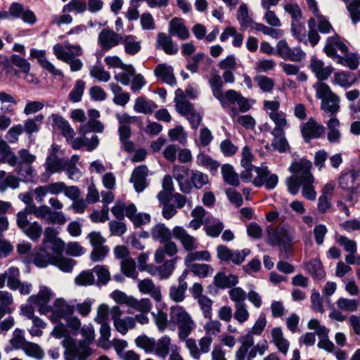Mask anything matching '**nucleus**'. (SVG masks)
<instances>
[{"label": "nucleus", "instance_id": "nucleus-1", "mask_svg": "<svg viewBox=\"0 0 360 360\" xmlns=\"http://www.w3.org/2000/svg\"><path fill=\"white\" fill-rule=\"evenodd\" d=\"M51 334L58 339L63 338L62 345L65 349V354L80 360L85 359L91 355V349L89 347V344L82 341L77 342L71 338L65 324L62 323H57Z\"/></svg>", "mask_w": 360, "mask_h": 360}, {"label": "nucleus", "instance_id": "nucleus-2", "mask_svg": "<svg viewBox=\"0 0 360 360\" xmlns=\"http://www.w3.org/2000/svg\"><path fill=\"white\" fill-rule=\"evenodd\" d=\"M169 321L178 326L179 340L188 338L195 327V323L191 315L180 305H174L170 307Z\"/></svg>", "mask_w": 360, "mask_h": 360}, {"label": "nucleus", "instance_id": "nucleus-3", "mask_svg": "<svg viewBox=\"0 0 360 360\" xmlns=\"http://www.w3.org/2000/svg\"><path fill=\"white\" fill-rule=\"evenodd\" d=\"M314 87L316 89V98L321 100V110L334 116L340 110V98L326 84L318 82Z\"/></svg>", "mask_w": 360, "mask_h": 360}, {"label": "nucleus", "instance_id": "nucleus-4", "mask_svg": "<svg viewBox=\"0 0 360 360\" xmlns=\"http://www.w3.org/2000/svg\"><path fill=\"white\" fill-rule=\"evenodd\" d=\"M240 345L237 349L239 355L243 360H245V356L254 359L257 354L262 356L269 348L266 340H261L255 345V338L251 334H245L240 336L238 339Z\"/></svg>", "mask_w": 360, "mask_h": 360}, {"label": "nucleus", "instance_id": "nucleus-5", "mask_svg": "<svg viewBox=\"0 0 360 360\" xmlns=\"http://www.w3.org/2000/svg\"><path fill=\"white\" fill-rule=\"evenodd\" d=\"M63 250V246H56V245L46 244L42 243L41 246L34 250L33 263L39 268L46 267L49 264H52L53 262Z\"/></svg>", "mask_w": 360, "mask_h": 360}, {"label": "nucleus", "instance_id": "nucleus-6", "mask_svg": "<svg viewBox=\"0 0 360 360\" xmlns=\"http://www.w3.org/2000/svg\"><path fill=\"white\" fill-rule=\"evenodd\" d=\"M339 186L349 193L348 200L352 204L356 201L354 195L360 192V172H349L341 175L338 179Z\"/></svg>", "mask_w": 360, "mask_h": 360}, {"label": "nucleus", "instance_id": "nucleus-7", "mask_svg": "<svg viewBox=\"0 0 360 360\" xmlns=\"http://www.w3.org/2000/svg\"><path fill=\"white\" fill-rule=\"evenodd\" d=\"M217 258L221 262H231L236 265L242 264L247 256L250 254V250L245 248L241 250H231L224 245H219L217 247Z\"/></svg>", "mask_w": 360, "mask_h": 360}, {"label": "nucleus", "instance_id": "nucleus-8", "mask_svg": "<svg viewBox=\"0 0 360 360\" xmlns=\"http://www.w3.org/2000/svg\"><path fill=\"white\" fill-rule=\"evenodd\" d=\"M74 311L73 305L63 298H58L49 309V313H51L49 318L53 323H58L61 319H67L72 316Z\"/></svg>", "mask_w": 360, "mask_h": 360}, {"label": "nucleus", "instance_id": "nucleus-9", "mask_svg": "<svg viewBox=\"0 0 360 360\" xmlns=\"http://www.w3.org/2000/svg\"><path fill=\"white\" fill-rule=\"evenodd\" d=\"M53 294L50 288L41 286L37 295H32L28 298V302L36 306L41 314L46 315L51 305L49 304Z\"/></svg>", "mask_w": 360, "mask_h": 360}, {"label": "nucleus", "instance_id": "nucleus-10", "mask_svg": "<svg viewBox=\"0 0 360 360\" xmlns=\"http://www.w3.org/2000/svg\"><path fill=\"white\" fill-rule=\"evenodd\" d=\"M311 162L306 159H301L298 162L292 163L290 167V171L293 174L292 177L300 181L309 183L314 182V178L311 173Z\"/></svg>", "mask_w": 360, "mask_h": 360}, {"label": "nucleus", "instance_id": "nucleus-11", "mask_svg": "<svg viewBox=\"0 0 360 360\" xmlns=\"http://www.w3.org/2000/svg\"><path fill=\"white\" fill-rule=\"evenodd\" d=\"M301 134L306 142L311 139H319L325 133V127L318 123L313 117H310L307 122L300 127Z\"/></svg>", "mask_w": 360, "mask_h": 360}, {"label": "nucleus", "instance_id": "nucleus-12", "mask_svg": "<svg viewBox=\"0 0 360 360\" xmlns=\"http://www.w3.org/2000/svg\"><path fill=\"white\" fill-rule=\"evenodd\" d=\"M172 235L174 238L180 241L184 249L187 252L197 250L200 245L197 238L190 235L181 226H175L172 230Z\"/></svg>", "mask_w": 360, "mask_h": 360}, {"label": "nucleus", "instance_id": "nucleus-13", "mask_svg": "<svg viewBox=\"0 0 360 360\" xmlns=\"http://www.w3.org/2000/svg\"><path fill=\"white\" fill-rule=\"evenodd\" d=\"M98 43L104 51H108L121 43L122 35L110 29H103L98 34Z\"/></svg>", "mask_w": 360, "mask_h": 360}, {"label": "nucleus", "instance_id": "nucleus-14", "mask_svg": "<svg viewBox=\"0 0 360 360\" xmlns=\"http://www.w3.org/2000/svg\"><path fill=\"white\" fill-rule=\"evenodd\" d=\"M30 57L37 59L39 65L53 76L63 77V72L56 68L54 65L46 58L45 51L31 49Z\"/></svg>", "mask_w": 360, "mask_h": 360}, {"label": "nucleus", "instance_id": "nucleus-15", "mask_svg": "<svg viewBox=\"0 0 360 360\" xmlns=\"http://www.w3.org/2000/svg\"><path fill=\"white\" fill-rule=\"evenodd\" d=\"M174 347H178V345L172 342V340L169 335H164L157 340H155L154 354L162 359H165L174 349Z\"/></svg>", "mask_w": 360, "mask_h": 360}, {"label": "nucleus", "instance_id": "nucleus-16", "mask_svg": "<svg viewBox=\"0 0 360 360\" xmlns=\"http://www.w3.org/2000/svg\"><path fill=\"white\" fill-rule=\"evenodd\" d=\"M49 119L52 120L53 128L60 130L67 141H70V139L75 136V132L73 128L63 116L59 114L53 113L49 117Z\"/></svg>", "mask_w": 360, "mask_h": 360}, {"label": "nucleus", "instance_id": "nucleus-17", "mask_svg": "<svg viewBox=\"0 0 360 360\" xmlns=\"http://www.w3.org/2000/svg\"><path fill=\"white\" fill-rule=\"evenodd\" d=\"M287 229L283 226L268 231V243L272 246H285L290 242Z\"/></svg>", "mask_w": 360, "mask_h": 360}, {"label": "nucleus", "instance_id": "nucleus-18", "mask_svg": "<svg viewBox=\"0 0 360 360\" xmlns=\"http://www.w3.org/2000/svg\"><path fill=\"white\" fill-rule=\"evenodd\" d=\"M20 278V270L18 267L11 266L0 274V289L7 286L10 290L16 288L18 278Z\"/></svg>", "mask_w": 360, "mask_h": 360}, {"label": "nucleus", "instance_id": "nucleus-19", "mask_svg": "<svg viewBox=\"0 0 360 360\" xmlns=\"http://www.w3.org/2000/svg\"><path fill=\"white\" fill-rule=\"evenodd\" d=\"M148 169L146 165H140L135 168L131 176V182L133 183L135 190L140 193L147 186L146 177Z\"/></svg>", "mask_w": 360, "mask_h": 360}, {"label": "nucleus", "instance_id": "nucleus-20", "mask_svg": "<svg viewBox=\"0 0 360 360\" xmlns=\"http://www.w3.org/2000/svg\"><path fill=\"white\" fill-rule=\"evenodd\" d=\"M156 48L161 49L167 55H174L179 51V46L173 41L172 36L164 32L158 34Z\"/></svg>", "mask_w": 360, "mask_h": 360}, {"label": "nucleus", "instance_id": "nucleus-21", "mask_svg": "<svg viewBox=\"0 0 360 360\" xmlns=\"http://www.w3.org/2000/svg\"><path fill=\"white\" fill-rule=\"evenodd\" d=\"M138 288L142 294L149 295L156 302L162 300L160 288L156 285L151 279L145 278L138 283Z\"/></svg>", "mask_w": 360, "mask_h": 360}, {"label": "nucleus", "instance_id": "nucleus-22", "mask_svg": "<svg viewBox=\"0 0 360 360\" xmlns=\"http://www.w3.org/2000/svg\"><path fill=\"white\" fill-rule=\"evenodd\" d=\"M340 50L342 53H347L348 47L345 44L341 41L338 36L330 37L328 38L324 46L326 54L334 59L337 56L336 50Z\"/></svg>", "mask_w": 360, "mask_h": 360}, {"label": "nucleus", "instance_id": "nucleus-23", "mask_svg": "<svg viewBox=\"0 0 360 360\" xmlns=\"http://www.w3.org/2000/svg\"><path fill=\"white\" fill-rule=\"evenodd\" d=\"M174 101L176 111L184 116H186L194 110L193 105L186 100L184 92L181 89H177L175 91Z\"/></svg>", "mask_w": 360, "mask_h": 360}, {"label": "nucleus", "instance_id": "nucleus-24", "mask_svg": "<svg viewBox=\"0 0 360 360\" xmlns=\"http://www.w3.org/2000/svg\"><path fill=\"white\" fill-rule=\"evenodd\" d=\"M310 68L319 80L327 79L333 72L331 66H326L322 60L312 58L310 61Z\"/></svg>", "mask_w": 360, "mask_h": 360}, {"label": "nucleus", "instance_id": "nucleus-25", "mask_svg": "<svg viewBox=\"0 0 360 360\" xmlns=\"http://www.w3.org/2000/svg\"><path fill=\"white\" fill-rule=\"evenodd\" d=\"M169 34L170 36H176L181 40L187 39L189 36V32L183 20L181 18H173L169 25Z\"/></svg>", "mask_w": 360, "mask_h": 360}, {"label": "nucleus", "instance_id": "nucleus-26", "mask_svg": "<svg viewBox=\"0 0 360 360\" xmlns=\"http://www.w3.org/2000/svg\"><path fill=\"white\" fill-rule=\"evenodd\" d=\"M162 243H164L163 247L158 248L155 253V262L156 264H161L166 255L169 257H173L178 252L176 244L172 241L171 239Z\"/></svg>", "mask_w": 360, "mask_h": 360}, {"label": "nucleus", "instance_id": "nucleus-27", "mask_svg": "<svg viewBox=\"0 0 360 360\" xmlns=\"http://www.w3.org/2000/svg\"><path fill=\"white\" fill-rule=\"evenodd\" d=\"M0 162L7 163L11 167L18 164L15 154L11 150L8 143L0 137Z\"/></svg>", "mask_w": 360, "mask_h": 360}, {"label": "nucleus", "instance_id": "nucleus-28", "mask_svg": "<svg viewBox=\"0 0 360 360\" xmlns=\"http://www.w3.org/2000/svg\"><path fill=\"white\" fill-rule=\"evenodd\" d=\"M238 283V278L234 274L226 275L223 272L217 273L214 277V284L221 289L231 288Z\"/></svg>", "mask_w": 360, "mask_h": 360}, {"label": "nucleus", "instance_id": "nucleus-29", "mask_svg": "<svg viewBox=\"0 0 360 360\" xmlns=\"http://www.w3.org/2000/svg\"><path fill=\"white\" fill-rule=\"evenodd\" d=\"M27 341L25 338V332L20 328H15L12 334V337L9 340V345L4 348L6 354L15 349H21Z\"/></svg>", "mask_w": 360, "mask_h": 360}, {"label": "nucleus", "instance_id": "nucleus-30", "mask_svg": "<svg viewBox=\"0 0 360 360\" xmlns=\"http://www.w3.org/2000/svg\"><path fill=\"white\" fill-rule=\"evenodd\" d=\"M155 75L160 78L165 83L174 86L176 83L172 66L159 64L154 70Z\"/></svg>", "mask_w": 360, "mask_h": 360}, {"label": "nucleus", "instance_id": "nucleus-31", "mask_svg": "<svg viewBox=\"0 0 360 360\" xmlns=\"http://www.w3.org/2000/svg\"><path fill=\"white\" fill-rule=\"evenodd\" d=\"M20 179L0 170V192L4 193L8 188L17 189L20 186Z\"/></svg>", "mask_w": 360, "mask_h": 360}, {"label": "nucleus", "instance_id": "nucleus-32", "mask_svg": "<svg viewBox=\"0 0 360 360\" xmlns=\"http://www.w3.org/2000/svg\"><path fill=\"white\" fill-rule=\"evenodd\" d=\"M121 43L124 46V52L129 56H135L141 50V41L131 34L122 36Z\"/></svg>", "mask_w": 360, "mask_h": 360}, {"label": "nucleus", "instance_id": "nucleus-33", "mask_svg": "<svg viewBox=\"0 0 360 360\" xmlns=\"http://www.w3.org/2000/svg\"><path fill=\"white\" fill-rule=\"evenodd\" d=\"M328 129L327 139L331 143H339L341 140V132L339 129L340 122L335 117H331L326 123Z\"/></svg>", "mask_w": 360, "mask_h": 360}, {"label": "nucleus", "instance_id": "nucleus-34", "mask_svg": "<svg viewBox=\"0 0 360 360\" xmlns=\"http://www.w3.org/2000/svg\"><path fill=\"white\" fill-rule=\"evenodd\" d=\"M66 160L58 158L55 154H51L46 158L45 167L49 175L64 170L67 164Z\"/></svg>", "mask_w": 360, "mask_h": 360}, {"label": "nucleus", "instance_id": "nucleus-35", "mask_svg": "<svg viewBox=\"0 0 360 360\" xmlns=\"http://www.w3.org/2000/svg\"><path fill=\"white\" fill-rule=\"evenodd\" d=\"M271 337L274 345L276 346L278 349L283 353L286 354L288 352L290 343L283 338V331L281 328H274L271 330Z\"/></svg>", "mask_w": 360, "mask_h": 360}, {"label": "nucleus", "instance_id": "nucleus-36", "mask_svg": "<svg viewBox=\"0 0 360 360\" xmlns=\"http://www.w3.org/2000/svg\"><path fill=\"white\" fill-rule=\"evenodd\" d=\"M269 118L274 123L275 127L271 134H279L281 132H285L288 126L285 114L283 112L278 113H269Z\"/></svg>", "mask_w": 360, "mask_h": 360}, {"label": "nucleus", "instance_id": "nucleus-37", "mask_svg": "<svg viewBox=\"0 0 360 360\" xmlns=\"http://www.w3.org/2000/svg\"><path fill=\"white\" fill-rule=\"evenodd\" d=\"M344 56H337L334 59L335 62L345 67L349 68L350 70H356L359 65V56L356 53H347Z\"/></svg>", "mask_w": 360, "mask_h": 360}, {"label": "nucleus", "instance_id": "nucleus-38", "mask_svg": "<svg viewBox=\"0 0 360 360\" xmlns=\"http://www.w3.org/2000/svg\"><path fill=\"white\" fill-rule=\"evenodd\" d=\"M77 130L79 134L83 135L90 132L101 133L104 130V125L99 120L89 119L87 122L81 124Z\"/></svg>", "mask_w": 360, "mask_h": 360}, {"label": "nucleus", "instance_id": "nucleus-39", "mask_svg": "<svg viewBox=\"0 0 360 360\" xmlns=\"http://www.w3.org/2000/svg\"><path fill=\"white\" fill-rule=\"evenodd\" d=\"M157 108L158 105L154 101L146 100L143 97L137 98L134 105L136 112L143 114H150Z\"/></svg>", "mask_w": 360, "mask_h": 360}, {"label": "nucleus", "instance_id": "nucleus-40", "mask_svg": "<svg viewBox=\"0 0 360 360\" xmlns=\"http://www.w3.org/2000/svg\"><path fill=\"white\" fill-rule=\"evenodd\" d=\"M0 103L1 111L8 114H13L14 107L18 104L15 98L5 91H0Z\"/></svg>", "mask_w": 360, "mask_h": 360}, {"label": "nucleus", "instance_id": "nucleus-41", "mask_svg": "<svg viewBox=\"0 0 360 360\" xmlns=\"http://www.w3.org/2000/svg\"><path fill=\"white\" fill-rule=\"evenodd\" d=\"M188 288V284L186 281L180 279L179 285H172L169 288V298L175 302H181L184 300L185 293Z\"/></svg>", "mask_w": 360, "mask_h": 360}, {"label": "nucleus", "instance_id": "nucleus-42", "mask_svg": "<svg viewBox=\"0 0 360 360\" xmlns=\"http://www.w3.org/2000/svg\"><path fill=\"white\" fill-rule=\"evenodd\" d=\"M221 174L224 181L233 186H238L240 184L238 174L234 171L233 167L229 164L221 166Z\"/></svg>", "mask_w": 360, "mask_h": 360}, {"label": "nucleus", "instance_id": "nucleus-43", "mask_svg": "<svg viewBox=\"0 0 360 360\" xmlns=\"http://www.w3.org/2000/svg\"><path fill=\"white\" fill-rule=\"evenodd\" d=\"M212 94L215 98H220L223 92V81L221 77L216 72L212 71L208 80Z\"/></svg>", "mask_w": 360, "mask_h": 360}, {"label": "nucleus", "instance_id": "nucleus-44", "mask_svg": "<svg viewBox=\"0 0 360 360\" xmlns=\"http://www.w3.org/2000/svg\"><path fill=\"white\" fill-rule=\"evenodd\" d=\"M120 69L122 72L115 73L114 78L122 84L128 85L131 81V77L135 75V69L130 64H124Z\"/></svg>", "mask_w": 360, "mask_h": 360}, {"label": "nucleus", "instance_id": "nucleus-45", "mask_svg": "<svg viewBox=\"0 0 360 360\" xmlns=\"http://www.w3.org/2000/svg\"><path fill=\"white\" fill-rule=\"evenodd\" d=\"M13 303L12 294L6 290H0V319L11 312V306Z\"/></svg>", "mask_w": 360, "mask_h": 360}, {"label": "nucleus", "instance_id": "nucleus-46", "mask_svg": "<svg viewBox=\"0 0 360 360\" xmlns=\"http://www.w3.org/2000/svg\"><path fill=\"white\" fill-rule=\"evenodd\" d=\"M211 259V255L209 251H191L189 252L184 258V264L186 266L195 264V261H206L209 262Z\"/></svg>", "mask_w": 360, "mask_h": 360}, {"label": "nucleus", "instance_id": "nucleus-47", "mask_svg": "<svg viewBox=\"0 0 360 360\" xmlns=\"http://www.w3.org/2000/svg\"><path fill=\"white\" fill-rule=\"evenodd\" d=\"M58 48H60V49L63 51L62 55H68L69 57L71 58H75V56H82L83 53L82 49L79 45H65V46H63L60 44H56L53 47V53L58 58V53H57V49Z\"/></svg>", "mask_w": 360, "mask_h": 360}, {"label": "nucleus", "instance_id": "nucleus-48", "mask_svg": "<svg viewBox=\"0 0 360 360\" xmlns=\"http://www.w3.org/2000/svg\"><path fill=\"white\" fill-rule=\"evenodd\" d=\"M172 233L162 224L155 225L151 230V236L153 239L158 240L161 243L171 239Z\"/></svg>", "mask_w": 360, "mask_h": 360}, {"label": "nucleus", "instance_id": "nucleus-49", "mask_svg": "<svg viewBox=\"0 0 360 360\" xmlns=\"http://www.w3.org/2000/svg\"><path fill=\"white\" fill-rule=\"evenodd\" d=\"M22 231L32 241L37 242L41 238L43 228L37 221L31 222Z\"/></svg>", "mask_w": 360, "mask_h": 360}, {"label": "nucleus", "instance_id": "nucleus-50", "mask_svg": "<svg viewBox=\"0 0 360 360\" xmlns=\"http://www.w3.org/2000/svg\"><path fill=\"white\" fill-rule=\"evenodd\" d=\"M360 304L359 300L340 297L336 301V305L340 310L346 312L356 311Z\"/></svg>", "mask_w": 360, "mask_h": 360}, {"label": "nucleus", "instance_id": "nucleus-51", "mask_svg": "<svg viewBox=\"0 0 360 360\" xmlns=\"http://www.w3.org/2000/svg\"><path fill=\"white\" fill-rule=\"evenodd\" d=\"M237 110L235 108H232L231 110L230 115L233 120H236L240 125L243 126L245 129H253L255 126V119L249 115L238 116Z\"/></svg>", "mask_w": 360, "mask_h": 360}, {"label": "nucleus", "instance_id": "nucleus-52", "mask_svg": "<svg viewBox=\"0 0 360 360\" xmlns=\"http://www.w3.org/2000/svg\"><path fill=\"white\" fill-rule=\"evenodd\" d=\"M89 75L91 77L98 82H107L110 79V74L104 69V67L99 63L91 67Z\"/></svg>", "mask_w": 360, "mask_h": 360}, {"label": "nucleus", "instance_id": "nucleus-53", "mask_svg": "<svg viewBox=\"0 0 360 360\" xmlns=\"http://www.w3.org/2000/svg\"><path fill=\"white\" fill-rule=\"evenodd\" d=\"M76 262L74 259L65 257L62 253L58 254L51 265L57 266L64 272H71Z\"/></svg>", "mask_w": 360, "mask_h": 360}, {"label": "nucleus", "instance_id": "nucleus-54", "mask_svg": "<svg viewBox=\"0 0 360 360\" xmlns=\"http://www.w3.org/2000/svg\"><path fill=\"white\" fill-rule=\"evenodd\" d=\"M274 139L271 141V146L280 153H285L289 148L290 146L285 136V132H281L279 134H271Z\"/></svg>", "mask_w": 360, "mask_h": 360}, {"label": "nucleus", "instance_id": "nucleus-55", "mask_svg": "<svg viewBox=\"0 0 360 360\" xmlns=\"http://www.w3.org/2000/svg\"><path fill=\"white\" fill-rule=\"evenodd\" d=\"M120 266L122 274L132 279H136L138 278L136 264L131 258L122 259L120 263Z\"/></svg>", "mask_w": 360, "mask_h": 360}, {"label": "nucleus", "instance_id": "nucleus-56", "mask_svg": "<svg viewBox=\"0 0 360 360\" xmlns=\"http://www.w3.org/2000/svg\"><path fill=\"white\" fill-rule=\"evenodd\" d=\"M177 259V257L172 258L165 261L162 265L159 266V279H167L172 276L175 269Z\"/></svg>", "mask_w": 360, "mask_h": 360}, {"label": "nucleus", "instance_id": "nucleus-57", "mask_svg": "<svg viewBox=\"0 0 360 360\" xmlns=\"http://www.w3.org/2000/svg\"><path fill=\"white\" fill-rule=\"evenodd\" d=\"M196 162L198 165L207 167L211 172H216L220 165L217 161L205 153H199Z\"/></svg>", "mask_w": 360, "mask_h": 360}, {"label": "nucleus", "instance_id": "nucleus-58", "mask_svg": "<svg viewBox=\"0 0 360 360\" xmlns=\"http://www.w3.org/2000/svg\"><path fill=\"white\" fill-rule=\"evenodd\" d=\"M155 339L153 338H148L146 335H140L135 340L136 345L143 349L147 354H153L155 349Z\"/></svg>", "mask_w": 360, "mask_h": 360}, {"label": "nucleus", "instance_id": "nucleus-59", "mask_svg": "<svg viewBox=\"0 0 360 360\" xmlns=\"http://www.w3.org/2000/svg\"><path fill=\"white\" fill-rule=\"evenodd\" d=\"M304 268L312 276L321 279L325 276L321 262L318 259H313L305 264Z\"/></svg>", "mask_w": 360, "mask_h": 360}, {"label": "nucleus", "instance_id": "nucleus-60", "mask_svg": "<svg viewBox=\"0 0 360 360\" xmlns=\"http://www.w3.org/2000/svg\"><path fill=\"white\" fill-rule=\"evenodd\" d=\"M190 179L191 185L197 189L202 188L209 183L208 176L198 170L191 171Z\"/></svg>", "mask_w": 360, "mask_h": 360}, {"label": "nucleus", "instance_id": "nucleus-61", "mask_svg": "<svg viewBox=\"0 0 360 360\" xmlns=\"http://www.w3.org/2000/svg\"><path fill=\"white\" fill-rule=\"evenodd\" d=\"M237 20H238L243 30L248 29L251 23L252 19L248 14V8L245 4H242L237 11Z\"/></svg>", "mask_w": 360, "mask_h": 360}, {"label": "nucleus", "instance_id": "nucleus-62", "mask_svg": "<svg viewBox=\"0 0 360 360\" xmlns=\"http://www.w3.org/2000/svg\"><path fill=\"white\" fill-rule=\"evenodd\" d=\"M21 349L27 356L37 359H41L44 356L43 349L34 342L27 341Z\"/></svg>", "mask_w": 360, "mask_h": 360}, {"label": "nucleus", "instance_id": "nucleus-63", "mask_svg": "<svg viewBox=\"0 0 360 360\" xmlns=\"http://www.w3.org/2000/svg\"><path fill=\"white\" fill-rule=\"evenodd\" d=\"M254 80L263 92H270L275 86V82L273 79L263 75H257L254 77Z\"/></svg>", "mask_w": 360, "mask_h": 360}, {"label": "nucleus", "instance_id": "nucleus-64", "mask_svg": "<svg viewBox=\"0 0 360 360\" xmlns=\"http://www.w3.org/2000/svg\"><path fill=\"white\" fill-rule=\"evenodd\" d=\"M114 326L117 331L122 335H125L129 329H132L136 326L135 319L134 317L127 316L117 321Z\"/></svg>", "mask_w": 360, "mask_h": 360}]
</instances>
